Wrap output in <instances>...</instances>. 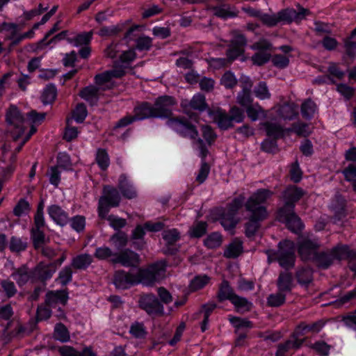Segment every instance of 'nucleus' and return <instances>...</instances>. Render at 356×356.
I'll return each instance as SVG.
<instances>
[{
	"label": "nucleus",
	"mask_w": 356,
	"mask_h": 356,
	"mask_svg": "<svg viewBox=\"0 0 356 356\" xmlns=\"http://www.w3.org/2000/svg\"><path fill=\"white\" fill-rule=\"evenodd\" d=\"M92 256L84 253L74 257L71 262V266L76 270H86L92 263Z\"/></svg>",
	"instance_id": "nucleus-31"
},
{
	"label": "nucleus",
	"mask_w": 356,
	"mask_h": 356,
	"mask_svg": "<svg viewBox=\"0 0 356 356\" xmlns=\"http://www.w3.org/2000/svg\"><path fill=\"white\" fill-rule=\"evenodd\" d=\"M230 323L236 328V332H239L241 328H252L253 327V323L250 321L241 318L236 316H230L229 318Z\"/></svg>",
	"instance_id": "nucleus-50"
},
{
	"label": "nucleus",
	"mask_w": 356,
	"mask_h": 356,
	"mask_svg": "<svg viewBox=\"0 0 356 356\" xmlns=\"http://www.w3.org/2000/svg\"><path fill=\"white\" fill-rule=\"evenodd\" d=\"M246 113L252 121H256L260 115L265 116L264 110L258 104H251L246 108Z\"/></svg>",
	"instance_id": "nucleus-48"
},
{
	"label": "nucleus",
	"mask_w": 356,
	"mask_h": 356,
	"mask_svg": "<svg viewBox=\"0 0 356 356\" xmlns=\"http://www.w3.org/2000/svg\"><path fill=\"white\" fill-rule=\"evenodd\" d=\"M139 255L132 250L126 249L120 253H115L111 259L113 264H120L124 266H135L139 264Z\"/></svg>",
	"instance_id": "nucleus-21"
},
{
	"label": "nucleus",
	"mask_w": 356,
	"mask_h": 356,
	"mask_svg": "<svg viewBox=\"0 0 356 356\" xmlns=\"http://www.w3.org/2000/svg\"><path fill=\"white\" fill-rule=\"evenodd\" d=\"M133 115L136 121L144 120L149 118H156L153 106L148 102L137 103L134 108Z\"/></svg>",
	"instance_id": "nucleus-24"
},
{
	"label": "nucleus",
	"mask_w": 356,
	"mask_h": 356,
	"mask_svg": "<svg viewBox=\"0 0 356 356\" xmlns=\"http://www.w3.org/2000/svg\"><path fill=\"white\" fill-rule=\"evenodd\" d=\"M278 215L280 218L286 222L288 228L292 232H298L302 229L301 220L294 213V210L280 209Z\"/></svg>",
	"instance_id": "nucleus-17"
},
{
	"label": "nucleus",
	"mask_w": 356,
	"mask_h": 356,
	"mask_svg": "<svg viewBox=\"0 0 356 356\" xmlns=\"http://www.w3.org/2000/svg\"><path fill=\"white\" fill-rule=\"evenodd\" d=\"M280 22L291 23L293 21L299 22L310 14L308 9L298 6V10L293 8H286L277 13Z\"/></svg>",
	"instance_id": "nucleus-15"
},
{
	"label": "nucleus",
	"mask_w": 356,
	"mask_h": 356,
	"mask_svg": "<svg viewBox=\"0 0 356 356\" xmlns=\"http://www.w3.org/2000/svg\"><path fill=\"white\" fill-rule=\"evenodd\" d=\"M140 307L149 315H162L164 308L163 304L156 296L152 293L144 295L139 300Z\"/></svg>",
	"instance_id": "nucleus-11"
},
{
	"label": "nucleus",
	"mask_w": 356,
	"mask_h": 356,
	"mask_svg": "<svg viewBox=\"0 0 356 356\" xmlns=\"http://www.w3.org/2000/svg\"><path fill=\"white\" fill-rule=\"evenodd\" d=\"M204 244L210 249L218 248L222 244V236L217 232L211 233L204 239Z\"/></svg>",
	"instance_id": "nucleus-49"
},
{
	"label": "nucleus",
	"mask_w": 356,
	"mask_h": 356,
	"mask_svg": "<svg viewBox=\"0 0 356 356\" xmlns=\"http://www.w3.org/2000/svg\"><path fill=\"white\" fill-rule=\"evenodd\" d=\"M68 293L65 290L50 291L46 294L45 303L49 307L55 308L57 305H65Z\"/></svg>",
	"instance_id": "nucleus-26"
},
{
	"label": "nucleus",
	"mask_w": 356,
	"mask_h": 356,
	"mask_svg": "<svg viewBox=\"0 0 356 356\" xmlns=\"http://www.w3.org/2000/svg\"><path fill=\"white\" fill-rule=\"evenodd\" d=\"M286 293L279 291L270 294L267 298V304L268 306L278 307L284 304L286 301Z\"/></svg>",
	"instance_id": "nucleus-43"
},
{
	"label": "nucleus",
	"mask_w": 356,
	"mask_h": 356,
	"mask_svg": "<svg viewBox=\"0 0 356 356\" xmlns=\"http://www.w3.org/2000/svg\"><path fill=\"white\" fill-rule=\"evenodd\" d=\"M136 57V54L134 50L130 49L125 51L120 56V62L121 64H120L118 61H115L114 65H123L126 69L128 65L135 60Z\"/></svg>",
	"instance_id": "nucleus-51"
},
{
	"label": "nucleus",
	"mask_w": 356,
	"mask_h": 356,
	"mask_svg": "<svg viewBox=\"0 0 356 356\" xmlns=\"http://www.w3.org/2000/svg\"><path fill=\"white\" fill-rule=\"evenodd\" d=\"M162 237L165 242L166 249L165 250V253L175 254L178 251L175 243L180 238L179 232L176 229L164 230L162 232Z\"/></svg>",
	"instance_id": "nucleus-25"
},
{
	"label": "nucleus",
	"mask_w": 356,
	"mask_h": 356,
	"mask_svg": "<svg viewBox=\"0 0 356 356\" xmlns=\"http://www.w3.org/2000/svg\"><path fill=\"white\" fill-rule=\"evenodd\" d=\"M49 218L56 225L64 227L69 223L70 216L68 213L58 204H51L47 209Z\"/></svg>",
	"instance_id": "nucleus-22"
},
{
	"label": "nucleus",
	"mask_w": 356,
	"mask_h": 356,
	"mask_svg": "<svg viewBox=\"0 0 356 356\" xmlns=\"http://www.w3.org/2000/svg\"><path fill=\"white\" fill-rule=\"evenodd\" d=\"M124 75L125 67L114 65L112 70L95 75V82L100 90H110L115 86L113 79L121 78Z\"/></svg>",
	"instance_id": "nucleus-9"
},
{
	"label": "nucleus",
	"mask_w": 356,
	"mask_h": 356,
	"mask_svg": "<svg viewBox=\"0 0 356 356\" xmlns=\"http://www.w3.org/2000/svg\"><path fill=\"white\" fill-rule=\"evenodd\" d=\"M92 38V32H83L80 34L76 35L74 38H67V41L73 44L74 46H83V45H88Z\"/></svg>",
	"instance_id": "nucleus-41"
},
{
	"label": "nucleus",
	"mask_w": 356,
	"mask_h": 356,
	"mask_svg": "<svg viewBox=\"0 0 356 356\" xmlns=\"http://www.w3.org/2000/svg\"><path fill=\"white\" fill-rule=\"evenodd\" d=\"M87 109L84 104H79L73 112V118L78 123H81L84 121L87 116Z\"/></svg>",
	"instance_id": "nucleus-61"
},
{
	"label": "nucleus",
	"mask_w": 356,
	"mask_h": 356,
	"mask_svg": "<svg viewBox=\"0 0 356 356\" xmlns=\"http://www.w3.org/2000/svg\"><path fill=\"white\" fill-rule=\"evenodd\" d=\"M207 227V222L202 221L198 222L191 228L190 235L192 237L200 238L206 233Z\"/></svg>",
	"instance_id": "nucleus-59"
},
{
	"label": "nucleus",
	"mask_w": 356,
	"mask_h": 356,
	"mask_svg": "<svg viewBox=\"0 0 356 356\" xmlns=\"http://www.w3.org/2000/svg\"><path fill=\"white\" fill-rule=\"evenodd\" d=\"M100 90L95 86H88L80 92V96L91 105L96 104L99 99L98 92Z\"/></svg>",
	"instance_id": "nucleus-36"
},
{
	"label": "nucleus",
	"mask_w": 356,
	"mask_h": 356,
	"mask_svg": "<svg viewBox=\"0 0 356 356\" xmlns=\"http://www.w3.org/2000/svg\"><path fill=\"white\" fill-rule=\"evenodd\" d=\"M118 188L122 195L127 199H132L137 196V192L134 185L128 180L124 174L119 177Z\"/></svg>",
	"instance_id": "nucleus-28"
},
{
	"label": "nucleus",
	"mask_w": 356,
	"mask_h": 356,
	"mask_svg": "<svg viewBox=\"0 0 356 356\" xmlns=\"http://www.w3.org/2000/svg\"><path fill=\"white\" fill-rule=\"evenodd\" d=\"M95 160L97 165L102 170H106L109 166V156L104 149H98L97 150Z\"/></svg>",
	"instance_id": "nucleus-46"
},
{
	"label": "nucleus",
	"mask_w": 356,
	"mask_h": 356,
	"mask_svg": "<svg viewBox=\"0 0 356 356\" xmlns=\"http://www.w3.org/2000/svg\"><path fill=\"white\" fill-rule=\"evenodd\" d=\"M56 97V88L52 85H48L44 89L41 96V100L44 104H51Z\"/></svg>",
	"instance_id": "nucleus-47"
},
{
	"label": "nucleus",
	"mask_w": 356,
	"mask_h": 356,
	"mask_svg": "<svg viewBox=\"0 0 356 356\" xmlns=\"http://www.w3.org/2000/svg\"><path fill=\"white\" fill-rule=\"evenodd\" d=\"M129 332L136 339H143L147 334L143 323L138 322H135L131 325Z\"/></svg>",
	"instance_id": "nucleus-52"
},
{
	"label": "nucleus",
	"mask_w": 356,
	"mask_h": 356,
	"mask_svg": "<svg viewBox=\"0 0 356 356\" xmlns=\"http://www.w3.org/2000/svg\"><path fill=\"white\" fill-rule=\"evenodd\" d=\"M323 326L324 323L321 321L314 322L312 324H306L305 323L302 322L296 327L294 332H297V335L300 337L309 332L318 333Z\"/></svg>",
	"instance_id": "nucleus-30"
},
{
	"label": "nucleus",
	"mask_w": 356,
	"mask_h": 356,
	"mask_svg": "<svg viewBox=\"0 0 356 356\" xmlns=\"http://www.w3.org/2000/svg\"><path fill=\"white\" fill-rule=\"evenodd\" d=\"M216 307L217 305L214 302H208L202 306L200 313L203 314V320L200 325L202 332L208 329L209 318Z\"/></svg>",
	"instance_id": "nucleus-35"
},
{
	"label": "nucleus",
	"mask_w": 356,
	"mask_h": 356,
	"mask_svg": "<svg viewBox=\"0 0 356 356\" xmlns=\"http://www.w3.org/2000/svg\"><path fill=\"white\" fill-rule=\"evenodd\" d=\"M305 191L296 186L287 187L283 193L285 204L281 209L294 210L295 203L298 202L304 195Z\"/></svg>",
	"instance_id": "nucleus-19"
},
{
	"label": "nucleus",
	"mask_w": 356,
	"mask_h": 356,
	"mask_svg": "<svg viewBox=\"0 0 356 356\" xmlns=\"http://www.w3.org/2000/svg\"><path fill=\"white\" fill-rule=\"evenodd\" d=\"M9 132L14 140H18L28 127L29 122L16 106L11 105L6 115Z\"/></svg>",
	"instance_id": "nucleus-4"
},
{
	"label": "nucleus",
	"mask_w": 356,
	"mask_h": 356,
	"mask_svg": "<svg viewBox=\"0 0 356 356\" xmlns=\"http://www.w3.org/2000/svg\"><path fill=\"white\" fill-rule=\"evenodd\" d=\"M254 92L255 96L260 99H266L270 97V93L264 81H260L258 85L255 86Z\"/></svg>",
	"instance_id": "nucleus-56"
},
{
	"label": "nucleus",
	"mask_w": 356,
	"mask_h": 356,
	"mask_svg": "<svg viewBox=\"0 0 356 356\" xmlns=\"http://www.w3.org/2000/svg\"><path fill=\"white\" fill-rule=\"evenodd\" d=\"M54 337L61 342L68 341L70 337L65 325L63 323H57L54 327Z\"/></svg>",
	"instance_id": "nucleus-45"
},
{
	"label": "nucleus",
	"mask_w": 356,
	"mask_h": 356,
	"mask_svg": "<svg viewBox=\"0 0 356 356\" xmlns=\"http://www.w3.org/2000/svg\"><path fill=\"white\" fill-rule=\"evenodd\" d=\"M279 114L284 120H293L298 115V106L294 103L284 104L280 107Z\"/></svg>",
	"instance_id": "nucleus-33"
},
{
	"label": "nucleus",
	"mask_w": 356,
	"mask_h": 356,
	"mask_svg": "<svg viewBox=\"0 0 356 356\" xmlns=\"http://www.w3.org/2000/svg\"><path fill=\"white\" fill-rule=\"evenodd\" d=\"M165 265L164 262H156L149 265L146 268L138 270L136 277L138 283L147 286L153 285L156 282L163 279L165 276Z\"/></svg>",
	"instance_id": "nucleus-8"
},
{
	"label": "nucleus",
	"mask_w": 356,
	"mask_h": 356,
	"mask_svg": "<svg viewBox=\"0 0 356 356\" xmlns=\"http://www.w3.org/2000/svg\"><path fill=\"white\" fill-rule=\"evenodd\" d=\"M266 134L274 139L282 137L284 134L282 127L276 123L266 122L264 123Z\"/></svg>",
	"instance_id": "nucleus-42"
},
{
	"label": "nucleus",
	"mask_w": 356,
	"mask_h": 356,
	"mask_svg": "<svg viewBox=\"0 0 356 356\" xmlns=\"http://www.w3.org/2000/svg\"><path fill=\"white\" fill-rule=\"evenodd\" d=\"M342 173L347 181L353 182L356 180V165L354 163L349 164L343 170Z\"/></svg>",
	"instance_id": "nucleus-64"
},
{
	"label": "nucleus",
	"mask_w": 356,
	"mask_h": 356,
	"mask_svg": "<svg viewBox=\"0 0 356 356\" xmlns=\"http://www.w3.org/2000/svg\"><path fill=\"white\" fill-rule=\"evenodd\" d=\"M1 286L8 298L13 297L17 293V290L14 282L9 280H2Z\"/></svg>",
	"instance_id": "nucleus-63"
},
{
	"label": "nucleus",
	"mask_w": 356,
	"mask_h": 356,
	"mask_svg": "<svg viewBox=\"0 0 356 356\" xmlns=\"http://www.w3.org/2000/svg\"><path fill=\"white\" fill-rule=\"evenodd\" d=\"M177 104L176 99L168 95L159 97L154 101L153 106L156 118L167 119L173 116V107Z\"/></svg>",
	"instance_id": "nucleus-10"
},
{
	"label": "nucleus",
	"mask_w": 356,
	"mask_h": 356,
	"mask_svg": "<svg viewBox=\"0 0 356 356\" xmlns=\"http://www.w3.org/2000/svg\"><path fill=\"white\" fill-rule=\"evenodd\" d=\"M236 312L243 314L250 312L253 305L247 298L236 295L231 301Z\"/></svg>",
	"instance_id": "nucleus-34"
},
{
	"label": "nucleus",
	"mask_w": 356,
	"mask_h": 356,
	"mask_svg": "<svg viewBox=\"0 0 356 356\" xmlns=\"http://www.w3.org/2000/svg\"><path fill=\"white\" fill-rule=\"evenodd\" d=\"M247 40L244 35L238 31H233V38L229 48L227 51V56L231 61L243 54Z\"/></svg>",
	"instance_id": "nucleus-13"
},
{
	"label": "nucleus",
	"mask_w": 356,
	"mask_h": 356,
	"mask_svg": "<svg viewBox=\"0 0 356 356\" xmlns=\"http://www.w3.org/2000/svg\"><path fill=\"white\" fill-rule=\"evenodd\" d=\"M56 271L54 264H46L44 262H40L33 269V280L34 282L40 281L45 284V282L50 280Z\"/></svg>",
	"instance_id": "nucleus-16"
},
{
	"label": "nucleus",
	"mask_w": 356,
	"mask_h": 356,
	"mask_svg": "<svg viewBox=\"0 0 356 356\" xmlns=\"http://www.w3.org/2000/svg\"><path fill=\"white\" fill-rule=\"evenodd\" d=\"M317 106L316 103L311 99H307L302 102L300 108L301 114L305 120H311L314 118V114L317 111Z\"/></svg>",
	"instance_id": "nucleus-38"
},
{
	"label": "nucleus",
	"mask_w": 356,
	"mask_h": 356,
	"mask_svg": "<svg viewBox=\"0 0 356 356\" xmlns=\"http://www.w3.org/2000/svg\"><path fill=\"white\" fill-rule=\"evenodd\" d=\"M297 282L300 285L307 286L312 282L313 271L310 268L302 267L297 270L296 273Z\"/></svg>",
	"instance_id": "nucleus-37"
},
{
	"label": "nucleus",
	"mask_w": 356,
	"mask_h": 356,
	"mask_svg": "<svg viewBox=\"0 0 356 356\" xmlns=\"http://www.w3.org/2000/svg\"><path fill=\"white\" fill-rule=\"evenodd\" d=\"M288 131L294 132L302 137H307L311 134L309 124L302 122L293 123L291 128L288 129Z\"/></svg>",
	"instance_id": "nucleus-44"
},
{
	"label": "nucleus",
	"mask_w": 356,
	"mask_h": 356,
	"mask_svg": "<svg viewBox=\"0 0 356 356\" xmlns=\"http://www.w3.org/2000/svg\"><path fill=\"white\" fill-rule=\"evenodd\" d=\"M208 113L220 129L227 130L234 127L229 113L225 110L220 108L208 109Z\"/></svg>",
	"instance_id": "nucleus-18"
},
{
	"label": "nucleus",
	"mask_w": 356,
	"mask_h": 356,
	"mask_svg": "<svg viewBox=\"0 0 356 356\" xmlns=\"http://www.w3.org/2000/svg\"><path fill=\"white\" fill-rule=\"evenodd\" d=\"M245 203V196L241 194L227 204L226 208L218 211V220L225 230L232 231L236 227L239 222L236 215Z\"/></svg>",
	"instance_id": "nucleus-2"
},
{
	"label": "nucleus",
	"mask_w": 356,
	"mask_h": 356,
	"mask_svg": "<svg viewBox=\"0 0 356 356\" xmlns=\"http://www.w3.org/2000/svg\"><path fill=\"white\" fill-rule=\"evenodd\" d=\"M69 223L72 229L77 232H81L85 229L86 218L83 216L77 215L72 218H70Z\"/></svg>",
	"instance_id": "nucleus-54"
},
{
	"label": "nucleus",
	"mask_w": 356,
	"mask_h": 356,
	"mask_svg": "<svg viewBox=\"0 0 356 356\" xmlns=\"http://www.w3.org/2000/svg\"><path fill=\"white\" fill-rule=\"evenodd\" d=\"M348 245L338 244L327 251L316 252L312 260L318 268L327 269L334 261H341L348 256Z\"/></svg>",
	"instance_id": "nucleus-3"
},
{
	"label": "nucleus",
	"mask_w": 356,
	"mask_h": 356,
	"mask_svg": "<svg viewBox=\"0 0 356 356\" xmlns=\"http://www.w3.org/2000/svg\"><path fill=\"white\" fill-rule=\"evenodd\" d=\"M295 249L293 241L284 240L279 243L278 250L272 257L283 268L287 270L294 266L296 260Z\"/></svg>",
	"instance_id": "nucleus-7"
},
{
	"label": "nucleus",
	"mask_w": 356,
	"mask_h": 356,
	"mask_svg": "<svg viewBox=\"0 0 356 356\" xmlns=\"http://www.w3.org/2000/svg\"><path fill=\"white\" fill-rule=\"evenodd\" d=\"M209 281V277L207 275H198L194 277L190 283L191 291H197L202 289Z\"/></svg>",
	"instance_id": "nucleus-55"
},
{
	"label": "nucleus",
	"mask_w": 356,
	"mask_h": 356,
	"mask_svg": "<svg viewBox=\"0 0 356 356\" xmlns=\"http://www.w3.org/2000/svg\"><path fill=\"white\" fill-rule=\"evenodd\" d=\"M27 243L20 238L12 236L10 241L9 248L11 252H19L26 250Z\"/></svg>",
	"instance_id": "nucleus-57"
},
{
	"label": "nucleus",
	"mask_w": 356,
	"mask_h": 356,
	"mask_svg": "<svg viewBox=\"0 0 356 356\" xmlns=\"http://www.w3.org/2000/svg\"><path fill=\"white\" fill-rule=\"evenodd\" d=\"M111 241L118 250H120L126 246L127 243V236L124 232H119L113 235Z\"/></svg>",
	"instance_id": "nucleus-60"
},
{
	"label": "nucleus",
	"mask_w": 356,
	"mask_h": 356,
	"mask_svg": "<svg viewBox=\"0 0 356 356\" xmlns=\"http://www.w3.org/2000/svg\"><path fill=\"white\" fill-rule=\"evenodd\" d=\"M273 194V192L268 189H258L245 202V210L250 213L249 220L245 225V233L248 237L254 236L260 227V222L267 218L268 212L264 204Z\"/></svg>",
	"instance_id": "nucleus-1"
},
{
	"label": "nucleus",
	"mask_w": 356,
	"mask_h": 356,
	"mask_svg": "<svg viewBox=\"0 0 356 356\" xmlns=\"http://www.w3.org/2000/svg\"><path fill=\"white\" fill-rule=\"evenodd\" d=\"M191 109L197 110L200 112L207 109L208 105L206 102L205 96L202 94L197 93L195 95L188 105Z\"/></svg>",
	"instance_id": "nucleus-39"
},
{
	"label": "nucleus",
	"mask_w": 356,
	"mask_h": 356,
	"mask_svg": "<svg viewBox=\"0 0 356 356\" xmlns=\"http://www.w3.org/2000/svg\"><path fill=\"white\" fill-rule=\"evenodd\" d=\"M236 295L234 289L229 284V282L226 280H223L220 285L217 295L218 301L223 302L227 300L231 302Z\"/></svg>",
	"instance_id": "nucleus-32"
},
{
	"label": "nucleus",
	"mask_w": 356,
	"mask_h": 356,
	"mask_svg": "<svg viewBox=\"0 0 356 356\" xmlns=\"http://www.w3.org/2000/svg\"><path fill=\"white\" fill-rule=\"evenodd\" d=\"M57 280L63 285L65 286L72 280V266H65L58 273Z\"/></svg>",
	"instance_id": "nucleus-53"
},
{
	"label": "nucleus",
	"mask_w": 356,
	"mask_h": 356,
	"mask_svg": "<svg viewBox=\"0 0 356 356\" xmlns=\"http://www.w3.org/2000/svg\"><path fill=\"white\" fill-rule=\"evenodd\" d=\"M305 339H300L297 332H293L289 339L277 346L275 356H291L302 345Z\"/></svg>",
	"instance_id": "nucleus-12"
},
{
	"label": "nucleus",
	"mask_w": 356,
	"mask_h": 356,
	"mask_svg": "<svg viewBox=\"0 0 356 356\" xmlns=\"http://www.w3.org/2000/svg\"><path fill=\"white\" fill-rule=\"evenodd\" d=\"M270 53L266 51H259L252 56V60L257 65H262L270 60Z\"/></svg>",
	"instance_id": "nucleus-58"
},
{
	"label": "nucleus",
	"mask_w": 356,
	"mask_h": 356,
	"mask_svg": "<svg viewBox=\"0 0 356 356\" xmlns=\"http://www.w3.org/2000/svg\"><path fill=\"white\" fill-rule=\"evenodd\" d=\"M166 125L183 138L195 140L198 136L196 126L185 116H172L166 121Z\"/></svg>",
	"instance_id": "nucleus-5"
},
{
	"label": "nucleus",
	"mask_w": 356,
	"mask_h": 356,
	"mask_svg": "<svg viewBox=\"0 0 356 356\" xmlns=\"http://www.w3.org/2000/svg\"><path fill=\"white\" fill-rule=\"evenodd\" d=\"M10 276L19 286L25 285L29 280L34 282L33 270H30L26 265L15 268Z\"/></svg>",
	"instance_id": "nucleus-27"
},
{
	"label": "nucleus",
	"mask_w": 356,
	"mask_h": 356,
	"mask_svg": "<svg viewBox=\"0 0 356 356\" xmlns=\"http://www.w3.org/2000/svg\"><path fill=\"white\" fill-rule=\"evenodd\" d=\"M115 253H113L111 248L104 245L95 250L94 256L99 260H106L112 256L115 257Z\"/></svg>",
	"instance_id": "nucleus-62"
},
{
	"label": "nucleus",
	"mask_w": 356,
	"mask_h": 356,
	"mask_svg": "<svg viewBox=\"0 0 356 356\" xmlns=\"http://www.w3.org/2000/svg\"><path fill=\"white\" fill-rule=\"evenodd\" d=\"M45 227L46 222L33 220V225L31 229V238L35 250L40 249L45 242Z\"/></svg>",
	"instance_id": "nucleus-23"
},
{
	"label": "nucleus",
	"mask_w": 356,
	"mask_h": 356,
	"mask_svg": "<svg viewBox=\"0 0 356 356\" xmlns=\"http://www.w3.org/2000/svg\"><path fill=\"white\" fill-rule=\"evenodd\" d=\"M243 251L242 243L235 240L231 243L224 251V257L226 258H236Z\"/></svg>",
	"instance_id": "nucleus-40"
},
{
	"label": "nucleus",
	"mask_w": 356,
	"mask_h": 356,
	"mask_svg": "<svg viewBox=\"0 0 356 356\" xmlns=\"http://www.w3.org/2000/svg\"><path fill=\"white\" fill-rule=\"evenodd\" d=\"M277 286L279 291H282L285 293H291L293 287L291 273L287 271L281 272L277 280Z\"/></svg>",
	"instance_id": "nucleus-29"
},
{
	"label": "nucleus",
	"mask_w": 356,
	"mask_h": 356,
	"mask_svg": "<svg viewBox=\"0 0 356 356\" xmlns=\"http://www.w3.org/2000/svg\"><path fill=\"white\" fill-rule=\"evenodd\" d=\"M319 247L316 240L302 238L298 242V252L302 260H312Z\"/></svg>",
	"instance_id": "nucleus-14"
},
{
	"label": "nucleus",
	"mask_w": 356,
	"mask_h": 356,
	"mask_svg": "<svg viewBox=\"0 0 356 356\" xmlns=\"http://www.w3.org/2000/svg\"><path fill=\"white\" fill-rule=\"evenodd\" d=\"M113 283L116 288L126 289L138 284L136 275L127 273L124 270H118L114 274Z\"/></svg>",
	"instance_id": "nucleus-20"
},
{
	"label": "nucleus",
	"mask_w": 356,
	"mask_h": 356,
	"mask_svg": "<svg viewBox=\"0 0 356 356\" xmlns=\"http://www.w3.org/2000/svg\"><path fill=\"white\" fill-rule=\"evenodd\" d=\"M121 196L118 190L111 186L106 185L103 188V194L99 199L98 215L102 219L106 218L111 207H118Z\"/></svg>",
	"instance_id": "nucleus-6"
}]
</instances>
